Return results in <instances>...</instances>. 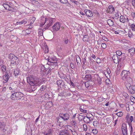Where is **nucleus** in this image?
Segmentation results:
<instances>
[{
  "label": "nucleus",
  "instance_id": "1",
  "mask_svg": "<svg viewBox=\"0 0 135 135\" xmlns=\"http://www.w3.org/2000/svg\"><path fill=\"white\" fill-rule=\"evenodd\" d=\"M27 82L30 85L31 89L33 91L36 89V86H39L41 82L39 79H36L35 77L30 76L27 78Z\"/></svg>",
  "mask_w": 135,
  "mask_h": 135
},
{
  "label": "nucleus",
  "instance_id": "2",
  "mask_svg": "<svg viewBox=\"0 0 135 135\" xmlns=\"http://www.w3.org/2000/svg\"><path fill=\"white\" fill-rule=\"evenodd\" d=\"M55 18L50 17H41V23L40 25L41 26L44 25L46 29H48L52 24L53 20Z\"/></svg>",
  "mask_w": 135,
  "mask_h": 135
},
{
  "label": "nucleus",
  "instance_id": "3",
  "mask_svg": "<svg viewBox=\"0 0 135 135\" xmlns=\"http://www.w3.org/2000/svg\"><path fill=\"white\" fill-rule=\"evenodd\" d=\"M59 117L56 118L57 123L59 124V126L60 127H63L64 124H63V121H61V119L64 121H66L68 120L70 117L69 114L68 113H60L59 114Z\"/></svg>",
  "mask_w": 135,
  "mask_h": 135
},
{
  "label": "nucleus",
  "instance_id": "4",
  "mask_svg": "<svg viewBox=\"0 0 135 135\" xmlns=\"http://www.w3.org/2000/svg\"><path fill=\"white\" fill-rule=\"evenodd\" d=\"M47 60L48 61L47 64L50 65L52 69H54L57 66V59L54 56L49 57Z\"/></svg>",
  "mask_w": 135,
  "mask_h": 135
},
{
  "label": "nucleus",
  "instance_id": "5",
  "mask_svg": "<svg viewBox=\"0 0 135 135\" xmlns=\"http://www.w3.org/2000/svg\"><path fill=\"white\" fill-rule=\"evenodd\" d=\"M11 99L12 100H21L24 99L23 94L20 92H16L15 93L12 94L10 96Z\"/></svg>",
  "mask_w": 135,
  "mask_h": 135
},
{
  "label": "nucleus",
  "instance_id": "6",
  "mask_svg": "<svg viewBox=\"0 0 135 135\" xmlns=\"http://www.w3.org/2000/svg\"><path fill=\"white\" fill-rule=\"evenodd\" d=\"M131 75V71H129L126 70H123L121 72L120 75L122 79L123 80H126V79H129L131 80L132 79L130 78V76Z\"/></svg>",
  "mask_w": 135,
  "mask_h": 135
},
{
  "label": "nucleus",
  "instance_id": "7",
  "mask_svg": "<svg viewBox=\"0 0 135 135\" xmlns=\"http://www.w3.org/2000/svg\"><path fill=\"white\" fill-rule=\"evenodd\" d=\"M126 86L128 92L131 94H133L135 93V85H133L128 82L126 83Z\"/></svg>",
  "mask_w": 135,
  "mask_h": 135
},
{
  "label": "nucleus",
  "instance_id": "8",
  "mask_svg": "<svg viewBox=\"0 0 135 135\" xmlns=\"http://www.w3.org/2000/svg\"><path fill=\"white\" fill-rule=\"evenodd\" d=\"M81 119H83L84 122L86 123H91L94 119V117L91 114H89L86 116H82Z\"/></svg>",
  "mask_w": 135,
  "mask_h": 135
},
{
  "label": "nucleus",
  "instance_id": "9",
  "mask_svg": "<svg viewBox=\"0 0 135 135\" xmlns=\"http://www.w3.org/2000/svg\"><path fill=\"white\" fill-rule=\"evenodd\" d=\"M9 58L10 59L12 64L15 65L18 64L19 61V59L14 55L12 54H9Z\"/></svg>",
  "mask_w": 135,
  "mask_h": 135
},
{
  "label": "nucleus",
  "instance_id": "10",
  "mask_svg": "<svg viewBox=\"0 0 135 135\" xmlns=\"http://www.w3.org/2000/svg\"><path fill=\"white\" fill-rule=\"evenodd\" d=\"M3 5L5 9L7 10L11 11L12 12H15L16 11V9L14 7H12L7 4H3Z\"/></svg>",
  "mask_w": 135,
  "mask_h": 135
},
{
  "label": "nucleus",
  "instance_id": "11",
  "mask_svg": "<svg viewBox=\"0 0 135 135\" xmlns=\"http://www.w3.org/2000/svg\"><path fill=\"white\" fill-rule=\"evenodd\" d=\"M61 26V23L59 22L55 23L52 26L53 31L55 32L59 30Z\"/></svg>",
  "mask_w": 135,
  "mask_h": 135
},
{
  "label": "nucleus",
  "instance_id": "12",
  "mask_svg": "<svg viewBox=\"0 0 135 135\" xmlns=\"http://www.w3.org/2000/svg\"><path fill=\"white\" fill-rule=\"evenodd\" d=\"M126 122L128 124H132V123L133 120V116H130L129 114L128 113L126 117Z\"/></svg>",
  "mask_w": 135,
  "mask_h": 135
},
{
  "label": "nucleus",
  "instance_id": "13",
  "mask_svg": "<svg viewBox=\"0 0 135 135\" xmlns=\"http://www.w3.org/2000/svg\"><path fill=\"white\" fill-rule=\"evenodd\" d=\"M4 74H5L3 76V82L4 83H6L8 81L10 77V74L7 71H6L5 73H4Z\"/></svg>",
  "mask_w": 135,
  "mask_h": 135
},
{
  "label": "nucleus",
  "instance_id": "14",
  "mask_svg": "<svg viewBox=\"0 0 135 135\" xmlns=\"http://www.w3.org/2000/svg\"><path fill=\"white\" fill-rule=\"evenodd\" d=\"M121 129L123 135H128L127 124L125 123L123 124L121 127Z\"/></svg>",
  "mask_w": 135,
  "mask_h": 135
},
{
  "label": "nucleus",
  "instance_id": "15",
  "mask_svg": "<svg viewBox=\"0 0 135 135\" xmlns=\"http://www.w3.org/2000/svg\"><path fill=\"white\" fill-rule=\"evenodd\" d=\"M126 58L125 54L123 53L122 55L119 57L118 61L120 63H124L126 61Z\"/></svg>",
  "mask_w": 135,
  "mask_h": 135
},
{
  "label": "nucleus",
  "instance_id": "16",
  "mask_svg": "<svg viewBox=\"0 0 135 135\" xmlns=\"http://www.w3.org/2000/svg\"><path fill=\"white\" fill-rule=\"evenodd\" d=\"M39 67L40 69L41 73L43 75L45 74L47 71V68H46L45 66L42 64L40 65Z\"/></svg>",
  "mask_w": 135,
  "mask_h": 135
},
{
  "label": "nucleus",
  "instance_id": "17",
  "mask_svg": "<svg viewBox=\"0 0 135 135\" xmlns=\"http://www.w3.org/2000/svg\"><path fill=\"white\" fill-rule=\"evenodd\" d=\"M36 20V18L35 17H32L31 19L30 23L26 25L27 27L29 28H31L33 27V23Z\"/></svg>",
  "mask_w": 135,
  "mask_h": 135
},
{
  "label": "nucleus",
  "instance_id": "18",
  "mask_svg": "<svg viewBox=\"0 0 135 135\" xmlns=\"http://www.w3.org/2000/svg\"><path fill=\"white\" fill-rule=\"evenodd\" d=\"M62 127L65 128V129L68 134H69L70 132L72 131V130L71 129L72 127L70 125H67L64 126H64Z\"/></svg>",
  "mask_w": 135,
  "mask_h": 135
},
{
  "label": "nucleus",
  "instance_id": "19",
  "mask_svg": "<svg viewBox=\"0 0 135 135\" xmlns=\"http://www.w3.org/2000/svg\"><path fill=\"white\" fill-rule=\"evenodd\" d=\"M115 10V9L114 7L112 5H110L108 7V8L107 10V12L111 13H113Z\"/></svg>",
  "mask_w": 135,
  "mask_h": 135
},
{
  "label": "nucleus",
  "instance_id": "20",
  "mask_svg": "<svg viewBox=\"0 0 135 135\" xmlns=\"http://www.w3.org/2000/svg\"><path fill=\"white\" fill-rule=\"evenodd\" d=\"M86 15L88 17H91L93 15L92 12L89 10L85 9L84 11Z\"/></svg>",
  "mask_w": 135,
  "mask_h": 135
},
{
  "label": "nucleus",
  "instance_id": "21",
  "mask_svg": "<svg viewBox=\"0 0 135 135\" xmlns=\"http://www.w3.org/2000/svg\"><path fill=\"white\" fill-rule=\"evenodd\" d=\"M92 77L91 75L89 74H86L85 77H84V79L85 80L88 81H91Z\"/></svg>",
  "mask_w": 135,
  "mask_h": 135
},
{
  "label": "nucleus",
  "instance_id": "22",
  "mask_svg": "<svg viewBox=\"0 0 135 135\" xmlns=\"http://www.w3.org/2000/svg\"><path fill=\"white\" fill-rule=\"evenodd\" d=\"M10 92L12 94L15 93L17 91L16 88L14 87L13 86H10L9 87Z\"/></svg>",
  "mask_w": 135,
  "mask_h": 135
},
{
  "label": "nucleus",
  "instance_id": "23",
  "mask_svg": "<svg viewBox=\"0 0 135 135\" xmlns=\"http://www.w3.org/2000/svg\"><path fill=\"white\" fill-rule=\"evenodd\" d=\"M112 59L114 63L117 64L118 61V57L116 55H114L112 57Z\"/></svg>",
  "mask_w": 135,
  "mask_h": 135
},
{
  "label": "nucleus",
  "instance_id": "24",
  "mask_svg": "<svg viewBox=\"0 0 135 135\" xmlns=\"http://www.w3.org/2000/svg\"><path fill=\"white\" fill-rule=\"evenodd\" d=\"M6 124L3 122H0V129H1L4 132L6 131L4 127Z\"/></svg>",
  "mask_w": 135,
  "mask_h": 135
},
{
  "label": "nucleus",
  "instance_id": "25",
  "mask_svg": "<svg viewBox=\"0 0 135 135\" xmlns=\"http://www.w3.org/2000/svg\"><path fill=\"white\" fill-rule=\"evenodd\" d=\"M27 22V20L25 18L23 19L20 22H17L16 23L17 25H20L23 24H25Z\"/></svg>",
  "mask_w": 135,
  "mask_h": 135
},
{
  "label": "nucleus",
  "instance_id": "26",
  "mask_svg": "<svg viewBox=\"0 0 135 135\" xmlns=\"http://www.w3.org/2000/svg\"><path fill=\"white\" fill-rule=\"evenodd\" d=\"M118 64L117 66V68L119 70L123 68L124 66V63H120L119 62H118Z\"/></svg>",
  "mask_w": 135,
  "mask_h": 135
},
{
  "label": "nucleus",
  "instance_id": "27",
  "mask_svg": "<svg viewBox=\"0 0 135 135\" xmlns=\"http://www.w3.org/2000/svg\"><path fill=\"white\" fill-rule=\"evenodd\" d=\"M91 129V133L93 135H95L97 134L98 132V129L95 128H92Z\"/></svg>",
  "mask_w": 135,
  "mask_h": 135
},
{
  "label": "nucleus",
  "instance_id": "28",
  "mask_svg": "<svg viewBox=\"0 0 135 135\" xmlns=\"http://www.w3.org/2000/svg\"><path fill=\"white\" fill-rule=\"evenodd\" d=\"M20 71L18 69H15L14 72V74L15 77L20 75Z\"/></svg>",
  "mask_w": 135,
  "mask_h": 135
},
{
  "label": "nucleus",
  "instance_id": "29",
  "mask_svg": "<svg viewBox=\"0 0 135 135\" xmlns=\"http://www.w3.org/2000/svg\"><path fill=\"white\" fill-rule=\"evenodd\" d=\"M128 52L130 53L131 55H133L135 52V48H132L128 50Z\"/></svg>",
  "mask_w": 135,
  "mask_h": 135
},
{
  "label": "nucleus",
  "instance_id": "30",
  "mask_svg": "<svg viewBox=\"0 0 135 135\" xmlns=\"http://www.w3.org/2000/svg\"><path fill=\"white\" fill-rule=\"evenodd\" d=\"M60 135H68V132H66L65 129H63L60 131Z\"/></svg>",
  "mask_w": 135,
  "mask_h": 135
},
{
  "label": "nucleus",
  "instance_id": "31",
  "mask_svg": "<svg viewBox=\"0 0 135 135\" xmlns=\"http://www.w3.org/2000/svg\"><path fill=\"white\" fill-rule=\"evenodd\" d=\"M85 87L88 88H89L91 87L92 85L90 83L89 81H86L85 83Z\"/></svg>",
  "mask_w": 135,
  "mask_h": 135
},
{
  "label": "nucleus",
  "instance_id": "32",
  "mask_svg": "<svg viewBox=\"0 0 135 135\" xmlns=\"http://www.w3.org/2000/svg\"><path fill=\"white\" fill-rule=\"evenodd\" d=\"M93 124L94 126L96 127H98L99 126V124L97 120L94 121L93 122Z\"/></svg>",
  "mask_w": 135,
  "mask_h": 135
},
{
  "label": "nucleus",
  "instance_id": "33",
  "mask_svg": "<svg viewBox=\"0 0 135 135\" xmlns=\"http://www.w3.org/2000/svg\"><path fill=\"white\" fill-rule=\"evenodd\" d=\"M1 70L3 74H4L6 72V66L4 65L2 66L1 68Z\"/></svg>",
  "mask_w": 135,
  "mask_h": 135
},
{
  "label": "nucleus",
  "instance_id": "34",
  "mask_svg": "<svg viewBox=\"0 0 135 135\" xmlns=\"http://www.w3.org/2000/svg\"><path fill=\"white\" fill-rule=\"evenodd\" d=\"M107 23L110 26L113 25L114 22L113 21L110 19H109L107 21Z\"/></svg>",
  "mask_w": 135,
  "mask_h": 135
},
{
  "label": "nucleus",
  "instance_id": "35",
  "mask_svg": "<svg viewBox=\"0 0 135 135\" xmlns=\"http://www.w3.org/2000/svg\"><path fill=\"white\" fill-rule=\"evenodd\" d=\"M89 36L87 35H85L83 36V40L84 41H88Z\"/></svg>",
  "mask_w": 135,
  "mask_h": 135
},
{
  "label": "nucleus",
  "instance_id": "36",
  "mask_svg": "<svg viewBox=\"0 0 135 135\" xmlns=\"http://www.w3.org/2000/svg\"><path fill=\"white\" fill-rule=\"evenodd\" d=\"M120 21L122 22H124L125 21H126L125 17L123 16H121L120 17Z\"/></svg>",
  "mask_w": 135,
  "mask_h": 135
},
{
  "label": "nucleus",
  "instance_id": "37",
  "mask_svg": "<svg viewBox=\"0 0 135 135\" xmlns=\"http://www.w3.org/2000/svg\"><path fill=\"white\" fill-rule=\"evenodd\" d=\"M62 80H58L56 81V84L58 86L60 87L61 88V83Z\"/></svg>",
  "mask_w": 135,
  "mask_h": 135
},
{
  "label": "nucleus",
  "instance_id": "38",
  "mask_svg": "<svg viewBox=\"0 0 135 135\" xmlns=\"http://www.w3.org/2000/svg\"><path fill=\"white\" fill-rule=\"evenodd\" d=\"M30 1L33 5L37 6L39 4L38 2L36 0H30Z\"/></svg>",
  "mask_w": 135,
  "mask_h": 135
},
{
  "label": "nucleus",
  "instance_id": "39",
  "mask_svg": "<svg viewBox=\"0 0 135 135\" xmlns=\"http://www.w3.org/2000/svg\"><path fill=\"white\" fill-rule=\"evenodd\" d=\"M122 94L123 98H124L126 99L128 98V95L127 93L124 92H123Z\"/></svg>",
  "mask_w": 135,
  "mask_h": 135
},
{
  "label": "nucleus",
  "instance_id": "40",
  "mask_svg": "<svg viewBox=\"0 0 135 135\" xmlns=\"http://www.w3.org/2000/svg\"><path fill=\"white\" fill-rule=\"evenodd\" d=\"M87 108V106L83 104L80 106L79 109H82L86 110Z\"/></svg>",
  "mask_w": 135,
  "mask_h": 135
},
{
  "label": "nucleus",
  "instance_id": "41",
  "mask_svg": "<svg viewBox=\"0 0 135 135\" xmlns=\"http://www.w3.org/2000/svg\"><path fill=\"white\" fill-rule=\"evenodd\" d=\"M97 81L99 85H100L102 83V80L101 78L98 76L97 78Z\"/></svg>",
  "mask_w": 135,
  "mask_h": 135
},
{
  "label": "nucleus",
  "instance_id": "42",
  "mask_svg": "<svg viewBox=\"0 0 135 135\" xmlns=\"http://www.w3.org/2000/svg\"><path fill=\"white\" fill-rule=\"evenodd\" d=\"M114 15L115 16V19H117L119 17V13L118 12V11H117V12H115Z\"/></svg>",
  "mask_w": 135,
  "mask_h": 135
},
{
  "label": "nucleus",
  "instance_id": "43",
  "mask_svg": "<svg viewBox=\"0 0 135 135\" xmlns=\"http://www.w3.org/2000/svg\"><path fill=\"white\" fill-rule=\"evenodd\" d=\"M129 24L130 25V23H129ZM130 26L131 28V29L132 30V31H135V25L133 23L131 24V25H129Z\"/></svg>",
  "mask_w": 135,
  "mask_h": 135
},
{
  "label": "nucleus",
  "instance_id": "44",
  "mask_svg": "<svg viewBox=\"0 0 135 135\" xmlns=\"http://www.w3.org/2000/svg\"><path fill=\"white\" fill-rule=\"evenodd\" d=\"M118 117H121L123 115V113L122 112H119L116 114Z\"/></svg>",
  "mask_w": 135,
  "mask_h": 135
},
{
  "label": "nucleus",
  "instance_id": "45",
  "mask_svg": "<svg viewBox=\"0 0 135 135\" xmlns=\"http://www.w3.org/2000/svg\"><path fill=\"white\" fill-rule=\"evenodd\" d=\"M76 61L78 64L79 63L80 64V63L79 62V61H80L81 62V60H80V59L79 56H76Z\"/></svg>",
  "mask_w": 135,
  "mask_h": 135
},
{
  "label": "nucleus",
  "instance_id": "46",
  "mask_svg": "<svg viewBox=\"0 0 135 135\" xmlns=\"http://www.w3.org/2000/svg\"><path fill=\"white\" fill-rule=\"evenodd\" d=\"M51 68H52L50 66V68L49 67V68H47V71L46 72V74H47L51 73L52 70Z\"/></svg>",
  "mask_w": 135,
  "mask_h": 135
},
{
  "label": "nucleus",
  "instance_id": "47",
  "mask_svg": "<svg viewBox=\"0 0 135 135\" xmlns=\"http://www.w3.org/2000/svg\"><path fill=\"white\" fill-rule=\"evenodd\" d=\"M72 133L73 135H78V132L77 131L74 129L73 130H72Z\"/></svg>",
  "mask_w": 135,
  "mask_h": 135
},
{
  "label": "nucleus",
  "instance_id": "48",
  "mask_svg": "<svg viewBox=\"0 0 135 135\" xmlns=\"http://www.w3.org/2000/svg\"><path fill=\"white\" fill-rule=\"evenodd\" d=\"M116 55H117V56H120L122 55L123 53H122V52L119 51H117L116 52Z\"/></svg>",
  "mask_w": 135,
  "mask_h": 135
},
{
  "label": "nucleus",
  "instance_id": "49",
  "mask_svg": "<svg viewBox=\"0 0 135 135\" xmlns=\"http://www.w3.org/2000/svg\"><path fill=\"white\" fill-rule=\"evenodd\" d=\"M53 130L51 129H50L48 130V134L49 135H52V133L53 132Z\"/></svg>",
  "mask_w": 135,
  "mask_h": 135
},
{
  "label": "nucleus",
  "instance_id": "50",
  "mask_svg": "<svg viewBox=\"0 0 135 135\" xmlns=\"http://www.w3.org/2000/svg\"><path fill=\"white\" fill-rule=\"evenodd\" d=\"M60 2L63 4H66L68 2V0H59Z\"/></svg>",
  "mask_w": 135,
  "mask_h": 135
},
{
  "label": "nucleus",
  "instance_id": "51",
  "mask_svg": "<svg viewBox=\"0 0 135 135\" xmlns=\"http://www.w3.org/2000/svg\"><path fill=\"white\" fill-rule=\"evenodd\" d=\"M105 83L106 84H111V81L109 79H106L105 80Z\"/></svg>",
  "mask_w": 135,
  "mask_h": 135
},
{
  "label": "nucleus",
  "instance_id": "52",
  "mask_svg": "<svg viewBox=\"0 0 135 135\" xmlns=\"http://www.w3.org/2000/svg\"><path fill=\"white\" fill-rule=\"evenodd\" d=\"M83 126L84 128V131H86L87 129V127L86 125L85 124H84L83 125Z\"/></svg>",
  "mask_w": 135,
  "mask_h": 135
},
{
  "label": "nucleus",
  "instance_id": "53",
  "mask_svg": "<svg viewBox=\"0 0 135 135\" xmlns=\"http://www.w3.org/2000/svg\"><path fill=\"white\" fill-rule=\"evenodd\" d=\"M61 85L64 88H66V85L65 84V83L63 80H62V82L61 83Z\"/></svg>",
  "mask_w": 135,
  "mask_h": 135
},
{
  "label": "nucleus",
  "instance_id": "54",
  "mask_svg": "<svg viewBox=\"0 0 135 135\" xmlns=\"http://www.w3.org/2000/svg\"><path fill=\"white\" fill-rule=\"evenodd\" d=\"M106 73L107 74H108L109 76H110V71L109 68H108L107 69Z\"/></svg>",
  "mask_w": 135,
  "mask_h": 135
},
{
  "label": "nucleus",
  "instance_id": "55",
  "mask_svg": "<svg viewBox=\"0 0 135 135\" xmlns=\"http://www.w3.org/2000/svg\"><path fill=\"white\" fill-rule=\"evenodd\" d=\"M27 90L30 93H31L33 91L31 89V87H30V86L28 87Z\"/></svg>",
  "mask_w": 135,
  "mask_h": 135
},
{
  "label": "nucleus",
  "instance_id": "56",
  "mask_svg": "<svg viewBox=\"0 0 135 135\" xmlns=\"http://www.w3.org/2000/svg\"><path fill=\"white\" fill-rule=\"evenodd\" d=\"M106 122L108 124H109V123H110V122L111 121V119L109 118H107L106 119Z\"/></svg>",
  "mask_w": 135,
  "mask_h": 135
},
{
  "label": "nucleus",
  "instance_id": "57",
  "mask_svg": "<svg viewBox=\"0 0 135 135\" xmlns=\"http://www.w3.org/2000/svg\"><path fill=\"white\" fill-rule=\"evenodd\" d=\"M79 110L81 112L84 113H86L87 112V110L82 109H79Z\"/></svg>",
  "mask_w": 135,
  "mask_h": 135
},
{
  "label": "nucleus",
  "instance_id": "58",
  "mask_svg": "<svg viewBox=\"0 0 135 135\" xmlns=\"http://www.w3.org/2000/svg\"><path fill=\"white\" fill-rule=\"evenodd\" d=\"M70 1L72 3H74L76 5H78V4L79 2L77 1H76L73 0H71Z\"/></svg>",
  "mask_w": 135,
  "mask_h": 135
},
{
  "label": "nucleus",
  "instance_id": "59",
  "mask_svg": "<svg viewBox=\"0 0 135 135\" xmlns=\"http://www.w3.org/2000/svg\"><path fill=\"white\" fill-rule=\"evenodd\" d=\"M46 104L49 105V107H51L52 105V103L51 102H49L47 103Z\"/></svg>",
  "mask_w": 135,
  "mask_h": 135
},
{
  "label": "nucleus",
  "instance_id": "60",
  "mask_svg": "<svg viewBox=\"0 0 135 135\" xmlns=\"http://www.w3.org/2000/svg\"><path fill=\"white\" fill-rule=\"evenodd\" d=\"M102 47L103 49H105L107 47L106 45L104 43H102Z\"/></svg>",
  "mask_w": 135,
  "mask_h": 135
},
{
  "label": "nucleus",
  "instance_id": "61",
  "mask_svg": "<svg viewBox=\"0 0 135 135\" xmlns=\"http://www.w3.org/2000/svg\"><path fill=\"white\" fill-rule=\"evenodd\" d=\"M70 66L71 68L73 69H74L75 68V66L74 63L72 62L70 63Z\"/></svg>",
  "mask_w": 135,
  "mask_h": 135
},
{
  "label": "nucleus",
  "instance_id": "62",
  "mask_svg": "<svg viewBox=\"0 0 135 135\" xmlns=\"http://www.w3.org/2000/svg\"><path fill=\"white\" fill-rule=\"evenodd\" d=\"M38 34H43V31L41 29H40L38 31Z\"/></svg>",
  "mask_w": 135,
  "mask_h": 135
},
{
  "label": "nucleus",
  "instance_id": "63",
  "mask_svg": "<svg viewBox=\"0 0 135 135\" xmlns=\"http://www.w3.org/2000/svg\"><path fill=\"white\" fill-rule=\"evenodd\" d=\"M45 48L47 49L45 50V53H47L49 52V48L47 47V45H46V46H45Z\"/></svg>",
  "mask_w": 135,
  "mask_h": 135
},
{
  "label": "nucleus",
  "instance_id": "64",
  "mask_svg": "<svg viewBox=\"0 0 135 135\" xmlns=\"http://www.w3.org/2000/svg\"><path fill=\"white\" fill-rule=\"evenodd\" d=\"M120 71V69H119L117 68V70L116 71V74L117 75H118L119 74Z\"/></svg>",
  "mask_w": 135,
  "mask_h": 135
}]
</instances>
